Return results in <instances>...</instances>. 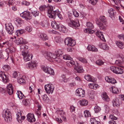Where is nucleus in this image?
<instances>
[{
	"instance_id": "12",
	"label": "nucleus",
	"mask_w": 124,
	"mask_h": 124,
	"mask_svg": "<svg viewBox=\"0 0 124 124\" xmlns=\"http://www.w3.org/2000/svg\"><path fill=\"white\" fill-rule=\"evenodd\" d=\"M77 95L81 97H84L85 95V90L81 88L78 89L76 91Z\"/></svg>"
},
{
	"instance_id": "44",
	"label": "nucleus",
	"mask_w": 124,
	"mask_h": 124,
	"mask_svg": "<svg viewBox=\"0 0 124 124\" xmlns=\"http://www.w3.org/2000/svg\"><path fill=\"white\" fill-rule=\"evenodd\" d=\"M55 58H53L54 59H55V61L58 62H61L62 59V57L57 56L55 55Z\"/></svg>"
},
{
	"instance_id": "60",
	"label": "nucleus",
	"mask_w": 124,
	"mask_h": 124,
	"mask_svg": "<svg viewBox=\"0 0 124 124\" xmlns=\"http://www.w3.org/2000/svg\"><path fill=\"white\" fill-rule=\"evenodd\" d=\"M104 62L101 60H99L97 61L96 62V64L98 65H101L104 64Z\"/></svg>"
},
{
	"instance_id": "63",
	"label": "nucleus",
	"mask_w": 124,
	"mask_h": 124,
	"mask_svg": "<svg viewBox=\"0 0 124 124\" xmlns=\"http://www.w3.org/2000/svg\"><path fill=\"white\" fill-rule=\"evenodd\" d=\"M46 8V6L45 5L41 6L39 8V9L41 11L45 10Z\"/></svg>"
},
{
	"instance_id": "13",
	"label": "nucleus",
	"mask_w": 124,
	"mask_h": 124,
	"mask_svg": "<svg viewBox=\"0 0 124 124\" xmlns=\"http://www.w3.org/2000/svg\"><path fill=\"white\" fill-rule=\"evenodd\" d=\"M16 119L19 123H21L25 119V116H22V113L20 112H18L16 114Z\"/></svg>"
},
{
	"instance_id": "49",
	"label": "nucleus",
	"mask_w": 124,
	"mask_h": 124,
	"mask_svg": "<svg viewBox=\"0 0 124 124\" xmlns=\"http://www.w3.org/2000/svg\"><path fill=\"white\" fill-rule=\"evenodd\" d=\"M28 48V46L24 44L20 46V49L22 52L24 51L23 50H25Z\"/></svg>"
},
{
	"instance_id": "32",
	"label": "nucleus",
	"mask_w": 124,
	"mask_h": 124,
	"mask_svg": "<svg viewBox=\"0 0 124 124\" xmlns=\"http://www.w3.org/2000/svg\"><path fill=\"white\" fill-rule=\"evenodd\" d=\"M110 89L111 91H112V93H118L119 92V89L116 87H111L110 88Z\"/></svg>"
},
{
	"instance_id": "39",
	"label": "nucleus",
	"mask_w": 124,
	"mask_h": 124,
	"mask_svg": "<svg viewBox=\"0 0 124 124\" xmlns=\"http://www.w3.org/2000/svg\"><path fill=\"white\" fill-rule=\"evenodd\" d=\"M98 118H92L90 119V122L91 124H99L100 122L97 120Z\"/></svg>"
},
{
	"instance_id": "7",
	"label": "nucleus",
	"mask_w": 124,
	"mask_h": 124,
	"mask_svg": "<svg viewBox=\"0 0 124 124\" xmlns=\"http://www.w3.org/2000/svg\"><path fill=\"white\" fill-rule=\"evenodd\" d=\"M110 69L113 72L117 74H122L124 72L123 70L120 67L112 66L110 67Z\"/></svg>"
},
{
	"instance_id": "33",
	"label": "nucleus",
	"mask_w": 124,
	"mask_h": 124,
	"mask_svg": "<svg viewBox=\"0 0 124 124\" xmlns=\"http://www.w3.org/2000/svg\"><path fill=\"white\" fill-rule=\"evenodd\" d=\"M41 100L44 102L47 103L49 101V98L46 94H44L41 96Z\"/></svg>"
},
{
	"instance_id": "52",
	"label": "nucleus",
	"mask_w": 124,
	"mask_h": 124,
	"mask_svg": "<svg viewBox=\"0 0 124 124\" xmlns=\"http://www.w3.org/2000/svg\"><path fill=\"white\" fill-rule=\"evenodd\" d=\"M85 116L86 117H90L91 115L89 111L85 110L84 112Z\"/></svg>"
},
{
	"instance_id": "45",
	"label": "nucleus",
	"mask_w": 124,
	"mask_h": 124,
	"mask_svg": "<svg viewBox=\"0 0 124 124\" xmlns=\"http://www.w3.org/2000/svg\"><path fill=\"white\" fill-rule=\"evenodd\" d=\"M30 103V100L29 99H26L24 100H23L22 101L23 104L25 106L29 105Z\"/></svg>"
},
{
	"instance_id": "18",
	"label": "nucleus",
	"mask_w": 124,
	"mask_h": 124,
	"mask_svg": "<svg viewBox=\"0 0 124 124\" xmlns=\"http://www.w3.org/2000/svg\"><path fill=\"white\" fill-rule=\"evenodd\" d=\"M110 2L114 3L116 5L119 4L121 7L124 9V1H121L119 0H110Z\"/></svg>"
},
{
	"instance_id": "14",
	"label": "nucleus",
	"mask_w": 124,
	"mask_h": 124,
	"mask_svg": "<svg viewBox=\"0 0 124 124\" xmlns=\"http://www.w3.org/2000/svg\"><path fill=\"white\" fill-rule=\"evenodd\" d=\"M69 25L71 27H78L80 26V24L78 20L74 21L71 20L70 22L68 23Z\"/></svg>"
},
{
	"instance_id": "58",
	"label": "nucleus",
	"mask_w": 124,
	"mask_h": 124,
	"mask_svg": "<svg viewBox=\"0 0 124 124\" xmlns=\"http://www.w3.org/2000/svg\"><path fill=\"white\" fill-rule=\"evenodd\" d=\"M39 12L37 10L31 12V13L35 17L38 16L39 15Z\"/></svg>"
},
{
	"instance_id": "41",
	"label": "nucleus",
	"mask_w": 124,
	"mask_h": 124,
	"mask_svg": "<svg viewBox=\"0 0 124 124\" xmlns=\"http://www.w3.org/2000/svg\"><path fill=\"white\" fill-rule=\"evenodd\" d=\"M25 78L24 76H23L22 77L20 78H18L17 81L18 83L20 84H23L25 82V81L24 78Z\"/></svg>"
},
{
	"instance_id": "1",
	"label": "nucleus",
	"mask_w": 124,
	"mask_h": 124,
	"mask_svg": "<svg viewBox=\"0 0 124 124\" xmlns=\"http://www.w3.org/2000/svg\"><path fill=\"white\" fill-rule=\"evenodd\" d=\"M54 7H52L51 6H49L47 15L49 18L54 19L55 18L56 15H57L60 13L58 9L54 10Z\"/></svg>"
},
{
	"instance_id": "53",
	"label": "nucleus",
	"mask_w": 124,
	"mask_h": 124,
	"mask_svg": "<svg viewBox=\"0 0 124 124\" xmlns=\"http://www.w3.org/2000/svg\"><path fill=\"white\" fill-rule=\"evenodd\" d=\"M94 109L95 113H98L101 110V108L97 105H96L95 106Z\"/></svg>"
},
{
	"instance_id": "15",
	"label": "nucleus",
	"mask_w": 124,
	"mask_h": 124,
	"mask_svg": "<svg viewBox=\"0 0 124 124\" xmlns=\"http://www.w3.org/2000/svg\"><path fill=\"white\" fill-rule=\"evenodd\" d=\"M113 105L114 106L118 107L122 103V101L118 98H116L112 101Z\"/></svg>"
},
{
	"instance_id": "5",
	"label": "nucleus",
	"mask_w": 124,
	"mask_h": 124,
	"mask_svg": "<svg viewBox=\"0 0 124 124\" xmlns=\"http://www.w3.org/2000/svg\"><path fill=\"white\" fill-rule=\"evenodd\" d=\"M64 43L68 46H73L76 44L75 40L70 38H66L65 39Z\"/></svg>"
},
{
	"instance_id": "27",
	"label": "nucleus",
	"mask_w": 124,
	"mask_h": 124,
	"mask_svg": "<svg viewBox=\"0 0 124 124\" xmlns=\"http://www.w3.org/2000/svg\"><path fill=\"white\" fill-rule=\"evenodd\" d=\"M85 78L89 81L94 82L95 81L94 78L89 75L87 74L85 75Z\"/></svg>"
},
{
	"instance_id": "10",
	"label": "nucleus",
	"mask_w": 124,
	"mask_h": 124,
	"mask_svg": "<svg viewBox=\"0 0 124 124\" xmlns=\"http://www.w3.org/2000/svg\"><path fill=\"white\" fill-rule=\"evenodd\" d=\"M0 79L4 83H6L9 81L8 76L6 75L5 73L2 71L0 72Z\"/></svg>"
},
{
	"instance_id": "57",
	"label": "nucleus",
	"mask_w": 124,
	"mask_h": 124,
	"mask_svg": "<svg viewBox=\"0 0 124 124\" xmlns=\"http://www.w3.org/2000/svg\"><path fill=\"white\" fill-rule=\"evenodd\" d=\"M61 81H63L64 82H66L67 81V79L66 78L65 76L64 75H62L60 78Z\"/></svg>"
},
{
	"instance_id": "37",
	"label": "nucleus",
	"mask_w": 124,
	"mask_h": 124,
	"mask_svg": "<svg viewBox=\"0 0 124 124\" xmlns=\"http://www.w3.org/2000/svg\"><path fill=\"white\" fill-rule=\"evenodd\" d=\"M89 87L91 89H96L98 87V85L96 83H90L88 85Z\"/></svg>"
},
{
	"instance_id": "47",
	"label": "nucleus",
	"mask_w": 124,
	"mask_h": 124,
	"mask_svg": "<svg viewBox=\"0 0 124 124\" xmlns=\"http://www.w3.org/2000/svg\"><path fill=\"white\" fill-rule=\"evenodd\" d=\"M25 32V31L23 30H18L16 33V34L17 36L19 35L22 34Z\"/></svg>"
},
{
	"instance_id": "3",
	"label": "nucleus",
	"mask_w": 124,
	"mask_h": 124,
	"mask_svg": "<svg viewBox=\"0 0 124 124\" xmlns=\"http://www.w3.org/2000/svg\"><path fill=\"white\" fill-rule=\"evenodd\" d=\"M22 55L23 56L24 60L26 62L30 60L33 57V55L29 54L27 51H22Z\"/></svg>"
},
{
	"instance_id": "19",
	"label": "nucleus",
	"mask_w": 124,
	"mask_h": 124,
	"mask_svg": "<svg viewBox=\"0 0 124 124\" xmlns=\"http://www.w3.org/2000/svg\"><path fill=\"white\" fill-rule=\"evenodd\" d=\"M105 79L107 82L112 84H114L116 82V81L115 79L109 77H106Z\"/></svg>"
},
{
	"instance_id": "26",
	"label": "nucleus",
	"mask_w": 124,
	"mask_h": 124,
	"mask_svg": "<svg viewBox=\"0 0 124 124\" xmlns=\"http://www.w3.org/2000/svg\"><path fill=\"white\" fill-rule=\"evenodd\" d=\"M25 40L22 38L17 39L16 40L15 43L17 45L26 43Z\"/></svg>"
},
{
	"instance_id": "35",
	"label": "nucleus",
	"mask_w": 124,
	"mask_h": 124,
	"mask_svg": "<svg viewBox=\"0 0 124 124\" xmlns=\"http://www.w3.org/2000/svg\"><path fill=\"white\" fill-rule=\"evenodd\" d=\"M99 46L101 48L104 50H108V49L109 47L108 45L104 43H100L99 44Z\"/></svg>"
},
{
	"instance_id": "24",
	"label": "nucleus",
	"mask_w": 124,
	"mask_h": 124,
	"mask_svg": "<svg viewBox=\"0 0 124 124\" xmlns=\"http://www.w3.org/2000/svg\"><path fill=\"white\" fill-rule=\"evenodd\" d=\"M96 34L97 36L101 40L104 41L105 42L106 41V40L103 34V33L101 32L100 31H98L96 32Z\"/></svg>"
},
{
	"instance_id": "28",
	"label": "nucleus",
	"mask_w": 124,
	"mask_h": 124,
	"mask_svg": "<svg viewBox=\"0 0 124 124\" xmlns=\"http://www.w3.org/2000/svg\"><path fill=\"white\" fill-rule=\"evenodd\" d=\"M51 25L52 28L55 29H57L59 27V24L55 21L51 22Z\"/></svg>"
},
{
	"instance_id": "56",
	"label": "nucleus",
	"mask_w": 124,
	"mask_h": 124,
	"mask_svg": "<svg viewBox=\"0 0 124 124\" xmlns=\"http://www.w3.org/2000/svg\"><path fill=\"white\" fill-rule=\"evenodd\" d=\"M57 112L58 115L59 116H61L63 115L64 114L63 110H60L59 109L57 110Z\"/></svg>"
},
{
	"instance_id": "50",
	"label": "nucleus",
	"mask_w": 124,
	"mask_h": 124,
	"mask_svg": "<svg viewBox=\"0 0 124 124\" xmlns=\"http://www.w3.org/2000/svg\"><path fill=\"white\" fill-rule=\"evenodd\" d=\"M78 59L80 61L83 63H87V60L84 58L80 57L78 58Z\"/></svg>"
},
{
	"instance_id": "11",
	"label": "nucleus",
	"mask_w": 124,
	"mask_h": 124,
	"mask_svg": "<svg viewBox=\"0 0 124 124\" xmlns=\"http://www.w3.org/2000/svg\"><path fill=\"white\" fill-rule=\"evenodd\" d=\"M20 16L23 18H25L26 20L30 19L31 18V16L30 12L25 11L20 14Z\"/></svg>"
},
{
	"instance_id": "20",
	"label": "nucleus",
	"mask_w": 124,
	"mask_h": 124,
	"mask_svg": "<svg viewBox=\"0 0 124 124\" xmlns=\"http://www.w3.org/2000/svg\"><path fill=\"white\" fill-rule=\"evenodd\" d=\"M7 91L9 95L12 94L13 92V87L11 84H9L7 86Z\"/></svg>"
},
{
	"instance_id": "6",
	"label": "nucleus",
	"mask_w": 124,
	"mask_h": 124,
	"mask_svg": "<svg viewBox=\"0 0 124 124\" xmlns=\"http://www.w3.org/2000/svg\"><path fill=\"white\" fill-rule=\"evenodd\" d=\"M38 66V63L36 61H35L29 62L26 64V66L27 68L31 70H34Z\"/></svg>"
},
{
	"instance_id": "25",
	"label": "nucleus",
	"mask_w": 124,
	"mask_h": 124,
	"mask_svg": "<svg viewBox=\"0 0 124 124\" xmlns=\"http://www.w3.org/2000/svg\"><path fill=\"white\" fill-rule=\"evenodd\" d=\"M87 49L89 51L93 52H97L98 51L97 48L93 45H88L87 47Z\"/></svg>"
},
{
	"instance_id": "4",
	"label": "nucleus",
	"mask_w": 124,
	"mask_h": 124,
	"mask_svg": "<svg viewBox=\"0 0 124 124\" xmlns=\"http://www.w3.org/2000/svg\"><path fill=\"white\" fill-rule=\"evenodd\" d=\"M45 89L48 94H52L54 89V86L52 84H49L45 85L44 86Z\"/></svg>"
},
{
	"instance_id": "21",
	"label": "nucleus",
	"mask_w": 124,
	"mask_h": 124,
	"mask_svg": "<svg viewBox=\"0 0 124 124\" xmlns=\"http://www.w3.org/2000/svg\"><path fill=\"white\" fill-rule=\"evenodd\" d=\"M38 37L39 38L43 41H46L48 39V38L46 35L44 33H39L38 34Z\"/></svg>"
},
{
	"instance_id": "8",
	"label": "nucleus",
	"mask_w": 124,
	"mask_h": 124,
	"mask_svg": "<svg viewBox=\"0 0 124 124\" xmlns=\"http://www.w3.org/2000/svg\"><path fill=\"white\" fill-rule=\"evenodd\" d=\"M5 29L7 32L9 34H11L14 32V28L11 23L5 24Z\"/></svg>"
},
{
	"instance_id": "59",
	"label": "nucleus",
	"mask_w": 124,
	"mask_h": 124,
	"mask_svg": "<svg viewBox=\"0 0 124 124\" xmlns=\"http://www.w3.org/2000/svg\"><path fill=\"white\" fill-rule=\"evenodd\" d=\"M2 68L4 70L6 71L10 69V66L8 65H5L3 66Z\"/></svg>"
},
{
	"instance_id": "9",
	"label": "nucleus",
	"mask_w": 124,
	"mask_h": 124,
	"mask_svg": "<svg viewBox=\"0 0 124 124\" xmlns=\"http://www.w3.org/2000/svg\"><path fill=\"white\" fill-rule=\"evenodd\" d=\"M42 70L45 72L50 75H53L54 74V70L51 68L46 66H42Z\"/></svg>"
},
{
	"instance_id": "43",
	"label": "nucleus",
	"mask_w": 124,
	"mask_h": 124,
	"mask_svg": "<svg viewBox=\"0 0 124 124\" xmlns=\"http://www.w3.org/2000/svg\"><path fill=\"white\" fill-rule=\"evenodd\" d=\"M14 20L15 23L17 26L21 24L22 22L21 19L19 18L15 19Z\"/></svg>"
},
{
	"instance_id": "38",
	"label": "nucleus",
	"mask_w": 124,
	"mask_h": 124,
	"mask_svg": "<svg viewBox=\"0 0 124 124\" xmlns=\"http://www.w3.org/2000/svg\"><path fill=\"white\" fill-rule=\"evenodd\" d=\"M116 43L117 46L121 49H123L124 47L123 43L119 41H117Z\"/></svg>"
},
{
	"instance_id": "48",
	"label": "nucleus",
	"mask_w": 124,
	"mask_h": 124,
	"mask_svg": "<svg viewBox=\"0 0 124 124\" xmlns=\"http://www.w3.org/2000/svg\"><path fill=\"white\" fill-rule=\"evenodd\" d=\"M101 21V22L107 23V20L104 16H101L99 18Z\"/></svg>"
},
{
	"instance_id": "22",
	"label": "nucleus",
	"mask_w": 124,
	"mask_h": 124,
	"mask_svg": "<svg viewBox=\"0 0 124 124\" xmlns=\"http://www.w3.org/2000/svg\"><path fill=\"white\" fill-rule=\"evenodd\" d=\"M45 55L46 58L48 60L51 58L53 59L55 58V54L49 52H46Z\"/></svg>"
},
{
	"instance_id": "64",
	"label": "nucleus",
	"mask_w": 124,
	"mask_h": 124,
	"mask_svg": "<svg viewBox=\"0 0 124 124\" xmlns=\"http://www.w3.org/2000/svg\"><path fill=\"white\" fill-rule=\"evenodd\" d=\"M89 2L93 5H95L97 3V0H89Z\"/></svg>"
},
{
	"instance_id": "42",
	"label": "nucleus",
	"mask_w": 124,
	"mask_h": 124,
	"mask_svg": "<svg viewBox=\"0 0 124 124\" xmlns=\"http://www.w3.org/2000/svg\"><path fill=\"white\" fill-rule=\"evenodd\" d=\"M55 54L57 56H61L63 54V52L61 50H58L55 51Z\"/></svg>"
},
{
	"instance_id": "36",
	"label": "nucleus",
	"mask_w": 124,
	"mask_h": 124,
	"mask_svg": "<svg viewBox=\"0 0 124 124\" xmlns=\"http://www.w3.org/2000/svg\"><path fill=\"white\" fill-rule=\"evenodd\" d=\"M78 103L81 106H85L88 105V102L87 100L83 99L79 101Z\"/></svg>"
},
{
	"instance_id": "16",
	"label": "nucleus",
	"mask_w": 124,
	"mask_h": 124,
	"mask_svg": "<svg viewBox=\"0 0 124 124\" xmlns=\"http://www.w3.org/2000/svg\"><path fill=\"white\" fill-rule=\"evenodd\" d=\"M27 120L31 123L34 122L36 120L35 119L33 114L29 113L27 116Z\"/></svg>"
},
{
	"instance_id": "46",
	"label": "nucleus",
	"mask_w": 124,
	"mask_h": 124,
	"mask_svg": "<svg viewBox=\"0 0 124 124\" xmlns=\"http://www.w3.org/2000/svg\"><path fill=\"white\" fill-rule=\"evenodd\" d=\"M7 51L8 53H12L15 52V49L13 47H10L7 49Z\"/></svg>"
},
{
	"instance_id": "61",
	"label": "nucleus",
	"mask_w": 124,
	"mask_h": 124,
	"mask_svg": "<svg viewBox=\"0 0 124 124\" xmlns=\"http://www.w3.org/2000/svg\"><path fill=\"white\" fill-rule=\"evenodd\" d=\"M30 2L25 0L23 1L22 2V5L26 6H29L30 5Z\"/></svg>"
},
{
	"instance_id": "40",
	"label": "nucleus",
	"mask_w": 124,
	"mask_h": 124,
	"mask_svg": "<svg viewBox=\"0 0 124 124\" xmlns=\"http://www.w3.org/2000/svg\"><path fill=\"white\" fill-rule=\"evenodd\" d=\"M61 32L63 33H65L67 32L66 29L65 27L64 26L61 25H59V27L58 29Z\"/></svg>"
},
{
	"instance_id": "2",
	"label": "nucleus",
	"mask_w": 124,
	"mask_h": 124,
	"mask_svg": "<svg viewBox=\"0 0 124 124\" xmlns=\"http://www.w3.org/2000/svg\"><path fill=\"white\" fill-rule=\"evenodd\" d=\"M2 117L4 118L6 122H9L11 121V113L9 109H4L2 112Z\"/></svg>"
},
{
	"instance_id": "17",
	"label": "nucleus",
	"mask_w": 124,
	"mask_h": 124,
	"mask_svg": "<svg viewBox=\"0 0 124 124\" xmlns=\"http://www.w3.org/2000/svg\"><path fill=\"white\" fill-rule=\"evenodd\" d=\"M96 23L98 25V26L100 29L103 30H105L107 26L106 24L107 23L99 22L97 21L96 22Z\"/></svg>"
},
{
	"instance_id": "29",
	"label": "nucleus",
	"mask_w": 124,
	"mask_h": 124,
	"mask_svg": "<svg viewBox=\"0 0 124 124\" xmlns=\"http://www.w3.org/2000/svg\"><path fill=\"white\" fill-rule=\"evenodd\" d=\"M101 96L103 99L106 101L108 102L110 100V99L107 95L106 93L103 92L102 93Z\"/></svg>"
},
{
	"instance_id": "51",
	"label": "nucleus",
	"mask_w": 124,
	"mask_h": 124,
	"mask_svg": "<svg viewBox=\"0 0 124 124\" xmlns=\"http://www.w3.org/2000/svg\"><path fill=\"white\" fill-rule=\"evenodd\" d=\"M62 58L65 60H70V59H72L70 56L67 54H65L62 57Z\"/></svg>"
},
{
	"instance_id": "23",
	"label": "nucleus",
	"mask_w": 124,
	"mask_h": 124,
	"mask_svg": "<svg viewBox=\"0 0 124 124\" xmlns=\"http://www.w3.org/2000/svg\"><path fill=\"white\" fill-rule=\"evenodd\" d=\"M74 71L75 72L81 73L84 71L82 67L79 66H75L74 67Z\"/></svg>"
},
{
	"instance_id": "30",
	"label": "nucleus",
	"mask_w": 124,
	"mask_h": 124,
	"mask_svg": "<svg viewBox=\"0 0 124 124\" xmlns=\"http://www.w3.org/2000/svg\"><path fill=\"white\" fill-rule=\"evenodd\" d=\"M16 94L18 98L20 99H24L25 97L23 93L20 91H17Z\"/></svg>"
},
{
	"instance_id": "54",
	"label": "nucleus",
	"mask_w": 124,
	"mask_h": 124,
	"mask_svg": "<svg viewBox=\"0 0 124 124\" xmlns=\"http://www.w3.org/2000/svg\"><path fill=\"white\" fill-rule=\"evenodd\" d=\"M84 31L85 32L89 34H92L93 33L94 31L88 28H86L84 30Z\"/></svg>"
},
{
	"instance_id": "55",
	"label": "nucleus",
	"mask_w": 124,
	"mask_h": 124,
	"mask_svg": "<svg viewBox=\"0 0 124 124\" xmlns=\"http://www.w3.org/2000/svg\"><path fill=\"white\" fill-rule=\"evenodd\" d=\"M86 26L87 27L91 29H92L94 27L93 24L90 22L86 23Z\"/></svg>"
},
{
	"instance_id": "31",
	"label": "nucleus",
	"mask_w": 124,
	"mask_h": 124,
	"mask_svg": "<svg viewBox=\"0 0 124 124\" xmlns=\"http://www.w3.org/2000/svg\"><path fill=\"white\" fill-rule=\"evenodd\" d=\"M69 61H67L66 63L67 66L69 67H71L75 64V62L73 60V59H70Z\"/></svg>"
},
{
	"instance_id": "34",
	"label": "nucleus",
	"mask_w": 124,
	"mask_h": 124,
	"mask_svg": "<svg viewBox=\"0 0 124 124\" xmlns=\"http://www.w3.org/2000/svg\"><path fill=\"white\" fill-rule=\"evenodd\" d=\"M108 13L109 14V16L111 18L114 17V13L115 12V10L112 8H110L108 10Z\"/></svg>"
},
{
	"instance_id": "62",
	"label": "nucleus",
	"mask_w": 124,
	"mask_h": 124,
	"mask_svg": "<svg viewBox=\"0 0 124 124\" xmlns=\"http://www.w3.org/2000/svg\"><path fill=\"white\" fill-rule=\"evenodd\" d=\"M0 34H1L2 37L4 38L5 37L6 33L5 32V31L2 30H1L0 31Z\"/></svg>"
}]
</instances>
